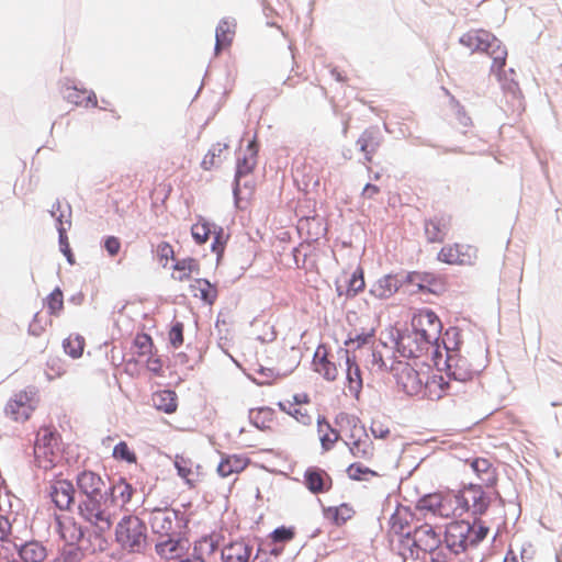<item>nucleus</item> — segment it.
<instances>
[{"label":"nucleus","mask_w":562,"mask_h":562,"mask_svg":"<svg viewBox=\"0 0 562 562\" xmlns=\"http://www.w3.org/2000/svg\"><path fill=\"white\" fill-rule=\"evenodd\" d=\"M420 552L428 553L432 562H446L440 535L429 524L414 530L413 539H400L397 553L403 562H422Z\"/></svg>","instance_id":"obj_1"},{"label":"nucleus","mask_w":562,"mask_h":562,"mask_svg":"<svg viewBox=\"0 0 562 562\" xmlns=\"http://www.w3.org/2000/svg\"><path fill=\"white\" fill-rule=\"evenodd\" d=\"M486 352L482 345H477L473 350L447 346L446 366L448 374L456 382L472 380L474 375L486 367Z\"/></svg>","instance_id":"obj_2"},{"label":"nucleus","mask_w":562,"mask_h":562,"mask_svg":"<svg viewBox=\"0 0 562 562\" xmlns=\"http://www.w3.org/2000/svg\"><path fill=\"white\" fill-rule=\"evenodd\" d=\"M460 43L472 52L486 53L493 59L491 72L501 80V74L506 65L507 49L494 34L482 29L470 30L460 37Z\"/></svg>","instance_id":"obj_3"},{"label":"nucleus","mask_w":562,"mask_h":562,"mask_svg":"<svg viewBox=\"0 0 562 562\" xmlns=\"http://www.w3.org/2000/svg\"><path fill=\"white\" fill-rule=\"evenodd\" d=\"M114 542L123 553H143L147 547L146 524L138 516L124 515L114 528Z\"/></svg>","instance_id":"obj_4"},{"label":"nucleus","mask_w":562,"mask_h":562,"mask_svg":"<svg viewBox=\"0 0 562 562\" xmlns=\"http://www.w3.org/2000/svg\"><path fill=\"white\" fill-rule=\"evenodd\" d=\"M40 404L38 391L26 387L15 392L4 405V415L14 423L27 422Z\"/></svg>","instance_id":"obj_5"},{"label":"nucleus","mask_w":562,"mask_h":562,"mask_svg":"<svg viewBox=\"0 0 562 562\" xmlns=\"http://www.w3.org/2000/svg\"><path fill=\"white\" fill-rule=\"evenodd\" d=\"M391 372L397 387L405 394L414 396L423 392L427 369L417 370L407 361H396L392 364Z\"/></svg>","instance_id":"obj_6"},{"label":"nucleus","mask_w":562,"mask_h":562,"mask_svg":"<svg viewBox=\"0 0 562 562\" xmlns=\"http://www.w3.org/2000/svg\"><path fill=\"white\" fill-rule=\"evenodd\" d=\"M110 506L108 498H104L103 502L99 498L86 499L79 505V514L98 532L104 533L111 529L115 516V513L110 510Z\"/></svg>","instance_id":"obj_7"},{"label":"nucleus","mask_w":562,"mask_h":562,"mask_svg":"<svg viewBox=\"0 0 562 562\" xmlns=\"http://www.w3.org/2000/svg\"><path fill=\"white\" fill-rule=\"evenodd\" d=\"M471 536H473V530L469 522L454 521L448 525L442 542V553L446 555V562L472 546Z\"/></svg>","instance_id":"obj_8"},{"label":"nucleus","mask_w":562,"mask_h":562,"mask_svg":"<svg viewBox=\"0 0 562 562\" xmlns=\"http://www.w3.org/2000/svg\"><path fill=\"white\" fill-rule=\"evenodd\" d=\"M460 515L471 513L474 516L483 515L490 506V497L481 485L470 484L456 493Z\"/></svg>","instance_id":"obj_9"},{"label":"nucleus","mask_w":562,"mask_h":562,"mask_svg":"<svg viewBox=\"0 0 562 562\" xmlns=\"http://www.w3.org/2000/svg\"><path fill=\"white\" fill-rule=\"evenodd\" d=\"M337 358L339 360V367L344 366L345 371V387L348 394L355 398H359V395L363 387L362 371L359 363L353 355L347 348H340L337 351Z\"/></svg>","instance_id":"obj_10"},{"label":"nucleus","mask_w":562,"mask_h":562,"mask_svg":"<svg viewBox=\"0 0 562 562\" xmlns=\"http://www.w3.org/2000/svg\"><path fill=\"white\" fill-rule=\"evenodd\" d=\"M477 249L468 244H449L438 252V260L448 265L470 266L476 261Z\"/></svg>","instance_id":"obj_11"},{"label":"nucleus","mask_w":562,"mask_h":562,"mask_svg":"<svg viewBox=\"0 0 562 562\" xmlns=\"http://www.w3.org/2000/svg\"><path fill=\"white\" fill-rule=\"evenodd\" d=\"M57 440V434L50 427H42L37 432L34 446V454L41 468L49 469L54 465L56 454L52 447Z\"/></svg>","instance_id":"obj_12"},{"label":"nucleus","mask_w":562,"mask_h":562,"mask_svg":"<svg viewBox=\"0 0 562 562\" xmlns=\"http://www.w3.org/2000/svg\"><path fill=\"white\" fill-rule=\"evenodd\" d=\"M435 344L434 340L418 335L413 328L400 336L396 345L403 357L419 358L427 353Z\"/></svg>","instance_id":"obj_13"},{"label":"nucleus","mask_w":562,"mask_h":562,"mask_svg":"<svg viewBox=\"0 0 562 562\" xmlns=\"http://www.w3.org/2000/svg\"><path fill=\"white\" fill-rule=\"evenodd\" d=\"M411 325L418 335L427 337L435 342L438 340L442 328L437 314L428 308L417 311L412 317Z\"/></svg>","instance_id":"obj_14"},{"label":"nucleus","mask_w":562,"mask_h":562,"mask_svg":"<svg viewBox=\"0 0 562 562\" xmlns=\"http://www.w3.org/2000/svg\"><path fill=\"white\" fill-rule=\"evenodd\" d=\"M351 456L370 462L374 457V443L361 426H355L346 441Z\"/></svg>","instance_id":"obj_15"},{"label":"nucleus","mask_w":562,"mask_h":562,"mask_svg":"<svg viewBox=\"0 0 562 562\" xmlns=\"http://www.w3.org/2000/svg\"><path fill=\"white\" fill-rule=\"evenodd\" d=\"M407 281L420 292L440 295L447 290L446 278L431 272L413 271L407 276Z\"/></svg>","instance_id":"obj_16"},{"label":"nucleus","mask_w":562,"mask_h":562,"mask_svg":"<svg viewBox=\"0 0 562 562\" xmlns=\"http://www.w3.org/2000/svg\"><path fill=\"white\" fill-rule=\"evenodd\" d=\"M428 370L429 367H426ZM425 396H427L431 401H437L442 398L446 395H456L459 392L458 382H450L445 379L441 374H435L424 380V390Z\"/></svg>","instance_id":"obj_17"},{"label":"nucleus","mask_w":562,"mask_h":562,"mask_svg":"<svg viewBox=\"0 0 562 562\" xmlns=\"http://www.w3.org/2000/svg\"><path fill=\"white\" fill-rule=\"evenodd\" d=\"M452 225V215L439 213L425 222V235L429 243H442Z\"/></svg>","instance_id":"obj_18"},{"label":"nucleus","mask_w":562,"mask_h":562,"mask_svg":"<svg viewBox=\"0 0 562 562\" xmlns=\"http://www.w3.org/2000/svg\"><path fill=\"white\" fill-rule=\"evenodd\" d=\"M189 549V541L180 537H166L155 544L156 553L166 560L182 559Z\"/></svg>","instance_id":"obj_19"},{"label":"nucleus","mask_w":562,"mask_h":562,"mask_svg":"<svg viewBox=\"0 0 562 562\" xmlns=\"http://www.w3.org/2000/svg\"><path fill=\"white\" fill-rule=\"evenodd\" d=\"M303 482L305 487L313 494H324L333 487L331 476L324 469L317 467L306 469Z\"/></svg>","instance_id":"obj_20"},{"label":"nucleus","mask_w":562,"mask_h":562,"mask_svg":"<svg viewBox=\"0 0 562 562\" xmlns=\"http://www.w3.org/2000/svg\"><path fill=\"white\" fill-rule=\"evenodd\" d=\"M77 486L79 491L87 496V499L102 498L105 482L98 473L85 470L77 476Z\"/></svg>","instance_id":"obj_21"},{"label":"nucleus","mask_w":562,"mask_h":562,"mask_svg":"<svg viewBox=\"0 0 562 562\" xmlns=\"http://www.w3.org/2000/svg\"><path fill=\"white\" fill-rule=\"evenodd\" d=\"M237 23L232 18H224L220 21L215 30V55H220L222 50L228 49L236 34Z\"/></svg>","instance_id":"obj_22"},{"label":"nucleus","mask_w":562,"mask_h":562,"mask_svg":"<svg viewBox=\"0 0 562 562\" xmlns=\"http://www.w3.org/2000/svg\"><path fill=\"white\" fill-rule=\"evenodd\" d=\"M313 364L315 371L327 381H335L338 378L339 370L337 363L329 358L327 348L319 346L314 355Z\"/></svg>","instance_id":"obj_23"},{"label":"nucleus","mask_w":562,"mask_h":562,"mask_svg":"<svg viewBox=\"0 0 562 562\" xmlns=\"http://www.w3.org/2000/svg\"><path fill=\"white\" fill-rule=\"evenodd\" d=\"M401 288V281L395 274H385L374 281L369 294L378 300H387L392 297Z\"/></svg>","instance_id":"obj_24"},{"label":"nucleus","mask_w":562,"mask_h":562,"mask_svg":"<svg viewBox=\"0 0 562 562\" xmlns=\"http://www.w3.org/2000/svg\"><path fill=\"white\" fill-rule=\"evenodd\" d=\"M50 497L60 509H67L74 502L75 488L70 481L57 479L52 483Z\"/></svg>","instance_id":"obj_25"},{"label":"nucleus","mask_w":562,"mask_h":562,"mask_svg":"<svg viewBox=\"0 0 562 562\" xmlns=\"http://www.w3.org/2000/svg\"><path fill=\"white\" fill-rule=\"evenodd\" d=\"M176 515L166 509H154L149 524L153 532L160 536V539L171 536Z\"/></svg>","instance_id":"obj_26"},{"label":"nucleus","mask_w":562,"mask_h":562,"mask_svg":"<svg viewBox=\"0 0 562 562\" xmlns=\"http://www.w3.org/2000/svg\"><path fill=\"white\" fill-rule=\"evenodd\" d=\"M477 480L485 486L492 487L497 483V471L487 458L467 460Z\"/></svg>","instance_id":"obj_27"},{"label":"nucleus","mask_w":562,"mask_h":562,"mask_svg":"<svg viewBox=\"0 0 562 562\" xmlns=\"http://www.w3.org/2000/svg\"><path fill=\"white\" fill-rule=\"evenodd\" d=\"M382 135L376 127L367 128L358 138L357 145L364 154L367 162H372L374 154L382 144Z\"/></svg>","instance_id":"obj_28"},{"label":"nucleus","mask_w":562,"mask_h":562,"mask_svg":"<svg viewBox=\"0 0 562 562\" xmlns=\"http://www.w3.org/2000/svg\"><path fill=\"white\" fill-rule=\"evenodd\" d=\"M57 531L60 538L68 544L79 542L83 536L81 527L69 516L57 518Z\"/></svg>","instance_id":"obj_29"},{"label":"nucleus","mask_w":562,"mask_h":562,"mask_svg":"<svg viewBox=\"0 0 562 562\" xmlns=\"http://www.w3.org/2000/svg\"><path fill=\"white\" fill-rule=\"evenodd\" d=\"M252 548L245 541H234L222 550L223 562H248Z\"/></svg>","instance_id":"obj_30"},{"label":"nucleus","mask_w":562,"mask_h":562,"mask_svg":"<svg viewBox=\"0 0 562 562\" xmlns=\"http://www.w3.org/2000/svg\"><path fill=\"white\" fill-rule=\"evenodd\" d=\"M228 149L229 146L226 143L218 142L213 144L202 158L201 168L204 170L218 168L227 159Z\"/></svg>","instance_id":"obj_31"},{"label":"nucleus","mask_w":562,"mask_h":562,"mask_svg":"<svg viewBox=\"0 0 562 562\" xmlns=\"http://www.w3.org/2000/svg\"><path fill=\"white\" fill-rule=\"evenodd\" d=\"M250 463V459L245 456L229 454L224 457L218 467L217 473L222 477H227L232 474H238L243 472Z\"/></svg>","instance_id":"obj_32"},{"label":"nucleus","mask_w":562,"mask_h":562,"mask_svg":"<svg viewBox=\"0 0 562 562\" xmlns=\"http://www.w3.org/2000/svg\"><path fill=\"white\" fill-rule=\"evenodd\" d=\"M355 515V508L348 503H342L338 506H329L324 509V517L337 527L344 526L347 521L351 520Z\"/></svg>","instance_id":"obj_33"},{"label":"nucleus","mask_w":562,"mask_h":562,"mask_svg":"<svg viewBox=\"0 0 562 562\" xmlns=\"http://www.w3.org/2000/svg\"><path fill=\"white\" fill-rule=\"evenodd\" d=\"M200 273V262L195 258H183L173 265V271L171 273V278L179 282H184L190 280L192 274Z\"/></svg>","instance_id":"obj_34"},{"label":"nucleus","mask_w":562,"mask_h":562,"mask_svg":"<svg viewBox=\"0 0 562 562\" xmlns=\"http://www.w3.org/2000/svg\"><path fill=\"white\" fill-rule=\"evenodd\" d=\"M190 291L194 297H199L204 303L212 305L217 297L216 286L206 279H194L190 284Z\"/></svg>","instance_id":"obj_35"},{"label":"nucleus","mask_w":562,"mask_h":562,"mask_svg":"<svg viewBox=\"0 0 562 562\" xmlns=\"http://www.w3.org/2000/svg\"><path fill=\"white\" fill-rule=\"evenodd\" d=\"M317 434L325 452L330 451L340 439L339 431L333 428L324 417L317 419Z\"/></svg>","instance_id":"obj_36"},{"label":"nucleus","mask_w":562,"mask_h":562,"mask_svg":"<svg viewBox=\"0 0 562 562\" xmlns=\"http://www.w3.org/2000/svg\"><path fill=\"white\" fill-rule=\"evenodd\" d=\"M408 513L406 508L396 509V512L391 516L389 521V536L400 537L401 539L409 538L408 531Z\"/></svg>","instance_id":"obj_37"},{"label":"nucleus","mask_w":562,"mask_h":562,"mask_svg":"<svg viewBox=\"0 0 562 562\" xmlns=\"http://www.w3.org/2000/svg\"><path fill=\"white\" fill-rule=\"evenodd\" d=\"M57 221H58L57 231H58V235H59L60 251L65 255L68 262L70 265H72L75 262V259H74V254L71 251L70 244H69L68 236H67V231L71 226L70 212L68 213L67 216H65L64 213H60V215L57 217Z\"/></svg>","instance_id":"obj_38"},{"label":"nucleus","mask_w":562,"mask_h":562,"mask_svg":"<svg viewBox=\"0 0 562 562\" xmlns=\"http://www.w3.org/2000/svg\"><path fill=\"white\" fill-rule=\"evenodd\" d=\"M454 492L440 493L436 516L451 518L461 516Z\"/></svg>","instance_id":"obj_39"},{"label":"nucleus","mask_w":562,"mask_h":562,"mask_svg":"<svg viewBox=\"0 0 562 562\" xmlns=\"http://www.w3.org/2000/svg\"><path fill=\"white\" fill-rule=\"evenodd\" d=\"M295 535L296 530L294 527L281 526L274 529L269 535L271 542L276 546L273 549H271V553L274 555L281 554L284 544L291 542Z\"/></svg>","instance_id":"obj_40"},{"label":"nucleus","mask_w":562,"mask_h":562,"mask_svg":"<svg viewBox=\"0 0 562 562\" xmlns=\"http://www.w3.org/2000/svg\"><path fill=\"white\" fill-rule=\"evenodd\" d=\"M279 407L291 415L296 422L304 426H310L313 423V409L310 405L299 404H283L279 403Z\"/></svg>","instance_id":"obj_41"},{"label":"nucleus","mask_w":562,"mask_h":562,"mask_svg":"<svg viewBox=\"0 0 562 562\" xmlns=\"http://www.w3.org/2000/svg\"><path fill=\"white\" fill-rule=\"evenodd\" d=\"M155 407L166 414H172L177 411V394L171 390H161L153 394Z\"/></svg>","instance_id":"obj_42"},{"label":"nucleus","mask_w":562,"mask_h":562,"mask_svg":"<svg viewBox=\"0 0 562 562\" xmlns=\"http://www.w3.org/2000/svg\"><path fill=\"white\" fill-rule=\"evenodd\" d=\"M19 555L23 562H43L47 557V551L41 542L29 541L20 548Z\"/></svg>","instance_id":"obj_43"},{"label":"nucleus","mask_w":562,"mask_h":562,"mask_svg":"<svg viewBox=\"0 0 562 562\" xmlns=\"http://www.w3.org/2000/svg\"><path fill=\"white\" fill-rule=\"evenodd\" d=\"M364 288V271L362 267L358 266L350 274L345 292L340 291L339 288H337V291L339 295H345L346 297L351 299L355 297L358 293L362 292Z\"/></svg>","instance_id":"obj_44"},{"label":"nucleus","mask_w":562,"mask_h":562,"mask_svg":"<svg viewBox=\"0 0 562 562\" xmlns=\"http://www.w3.org/2000/svg\"><path fill=\"white\" fill-rule=\"evenodd\" d=\"M346 474L352 481L366 482L381 476L378 471L364 465L361 461L350 463L346 469Z\"/></svg>","instance_id":"obj_45"},{"label":"nucleus","mask_w":562,"mask_h":562,"mask_svg":"<svg viewBox=\"0 0 562 562\" xmlns=\"http://www.w3.org/2000/svg\"><path fill=\"white\" fill-rule=\"evenodd\" d=\"M257 165V158H255L254 154H244L243 157H238L236 165V175H235V194L239 190V181L243 177L250 175Z\"/></svg>","instance_id":"obj_46"},{"label":"nucleus","mask_w":562,"mask_h":562,"mask_svg":"<svg viewBox=\"0 0 562 562\" xmlns=\"http://www.w3.org/2000/svg\"><path fill=\"white\" fill-rule=\"evenodd\" d=\"M111 495L112 498L109 499V503L112 505L115 499H119L123 507L131 502L134 495V487L124 479H121L111 487Z\"/></svg>","instance_id":"obj_47"},{"label":"nucleus","mask_w":562,"mask_h":562,"mask_svg":"<svg viewBox=\"0 0 562 562\" xmlns=\"http://www.w3.org/2000/svg\"><path fill=\"white\" fill-rule=\"evenodd\" d=\"M274 418V411L270 407H260L251 411V420L261 430L271 429Z\"/></svg>","instance_id":"obj_48"},{"label":"nucleus","mask_w":562,"mask_h":562,"mask_svg":"<svg viewBox=\"0 0 562 562\" xmlns=\"http://www.w3.org/2000/svg\"><path fill=\"white\" fill-rule=\"evenodd\" d=\"M212 227H214V225L200 216L198 222L191 227V235L194 241L199 245L205 244L214 231Z\"/></svg>","instance_id":"obj_49"},{"label":"nucleus","mask_w":562,"mask_h":562,"mask_svg":"<svg viewBox=\"0 0 562 562\" xmlns=\"http://www.w3.org/2000/svg\"><path fill=\"white\" fill-rule=\"evenodd\" d=\"M85 345V338L77 334L69 335L63 341L65 352L74 359L80 358L82 356Z\"/></svg>","instance_id":"obj_50"},{"label":"nucleus","mask_w":562,"mask_h":562,"mask_svg":"<svg viewBox=\"0 0 562 562\" xmlns=\"http://www.w3.org/2000/svg\"><path fill=\"white\" fill-rule=\"evenodd\" d=\"M48 313L58 316L64 310V295L59 288H56L46 299Z\"/></svg>","instance_id":"obj_51"},{"label":"nucleus","mask_w":562,"mask_h":562,"mask_svg":"<svg viewBox=\"0 0 562 562\" xmlns=\"http://www.w3.org/2000/svg\"><path fill=\"white\" fill-rule=\"evenodd\" d=\"M112 456L115 460L125 461L131 464L137 462L136 453L125 441H120L115 445Z\"/></svg>","instance_id":"obj_52"},{"label":"nucleus","mask_w":562,"mask_h":562,"mask_svg":"<svg viewBox=\"0 0 562 562\" xmlns=\"http://www.w3.org/2000/svg\"><path fill=\"white\" fill-rule=\"evenodd\" d=\"M134 346L138 356H149L153 353L154 341L148 334L139 333L135 336Z\"/></svg>","instance_id":"obj_53"},{"label":"nucleus","mask_w":562,"mask_h":562,"mask_svg":"<svg viewBox=\"0 0 562 562\" xmlns=\"http://www.w3.org/2000/svg\"><path fill=\"white\" fill-rule=\"evenodd\" d=\"M66 373V367L61 359L52 358L47 362L46 376L48 380L61 378Z\"/></svg>","instance_id":"obj_54"},{"label":"nucleus","mask_w":562,"mask_h":562,"mask_svg":"<svg viewBox=\"0 0 562 562\" xmlns=\"http://www.w3.org/2000/svg\"><path fill=\"white\" fill-rule=\"evenodd\" d=\"M367 366L376 373H381L387 368L382 351L376 348L371 350L370 360H368Z\"/></svg>","instance_id":"obj_55"},{"label":"nucleus","mask_w":562,"mask_h":562,"mask_svg":"<svg viewBox=\"0 0 562 562\" xmlns=\"http://www.w3.org/2000/svg\"><path fill=\"white\" fill-rule=\"evenodd\" d=\"M175 467H176V469L178 471V474L182 479H184L186 482L190 486H193V483H192V480H191V475H192L191 462L189 460H187L186 458H183V457L177 456L176 460H175Z\"/></svg>","instance_id":"obj_56"},{"label":"nucleus","mask_w":562,"mask_h":562,"mask_svg":"<svg viewBox=\"0 0 562 562\" xmlns=\"http://www.w3.org/2000/svg\"><path fill=\"white\" fill-rule=\"evenodd\" d=\"M439 495L440 493H431L423 496L417 503V508L436 515Z\"/></svg>","instance_id":"obj_57"},{"label":"nucleus","mask_w":562,"mask_h":562,"mask_svg":"<svg viewBox=\"0 0 562 562\" xmlns=\"http://www.w3.org/2000/svg\"><path fill=\"white\" fill-rule=\"evenodd\" d=\"M156 252L158 260L164 268L167 267L169 260L175 259L173 247L167 241H161L158 244Z\"/></svg>","instance_id":"obj_58"},{"label":"nucleus","mask_w":562,"mask_h":562,"mask_svg":"<svg viewBox=\"0 0 562 562\" xmlns=\"http://www.w3.org/2000/svg\"><path fill=\"white\" fill-rule=\"evenodd\" d=\"M183 328L184 327L181 322H176L169 330V341L175 349H178L183 344Z\"/></svg>","instance_id":"obj_59"},{"label":"nucleus","mask_w":562,"mask_h":562,"mask_svg":"<svg viewBox=\"0 0 562 562\" xmlns=\"http://www.w3.org/2000/svg\"><path fill=\"white\" fill-rule=\"evenodd\" d=\"M146 369L156 376L164 375V363L160 357L156 353L147 356Z\"/></svg>","instance_id":"obj_60"},{"label":"nucleus","mask_w":562,"mask_h":562,"mask_svg":"<svg viewBox=\"0 0 562 562\" xmlns=\"http://www.w3.org/2000/svg\"><path fill=\"white\" fill-rule=\"evenodd\" d=\"M47 321L40 314L36 313L30 323L29 333L33 336H41L47 327Z\"/></svg>","instance_id":"obj_61"},{"label":"nucleus","mask_w":562,"mask_h":562,"mask_svg":"<svg viewBox=\"0 0 562 562\" xmlns=\"http://www.w3.org/2000/svg\"><path fill=\"white\" fill-rule=\"evenodd\" d=\"M372 336H373V331L357 334L355 336L350 335L349 338L345 341V345L347 347L353 346V345H356L357 347H361V346L366 345Z\"/></svg>","instance_id":"obj_62"},{"label":"nucleus","mask_w":562,"mask_h":562,"mask_svg":"<svg viewBox=\"0 0 562 562\" xmlns=\"http://www.w3.org/2000/svg\"><path fill=\"white\" fill-rule=\"evenodd\" d=\"M214 240L212 243V250L216 252L218 256H221L225 248V240H223V228L218 227L217 229L214 228L213 233Z\"/></svg>","instance_id":"obj_63"},{"label":"nucleus","mask_w":562,"mask_h":562,"mask_svg":"<svg viewBox=\"0 0 562 562\" xmlns=\"http://www.w3.org/2000/svg\"><path fill=\"white\" fill-rule=\"evenodd\" d=\"M104 248L111 257H114L121 250V240L115 236H108L104 240Z\"/></svg>","instance_id":"obj_64"}]
</instances>
